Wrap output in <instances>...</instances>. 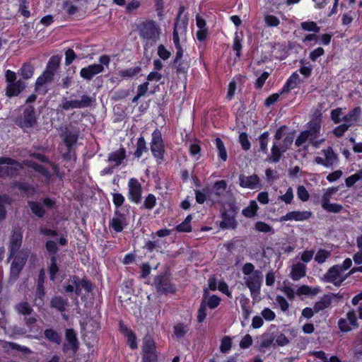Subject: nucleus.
<instances>
[{
	"instance_id": "nucleus-1",
	"label": "nucleus",
	"mask_w": 362,
	"mask_h": 362,
	"mask_svg": "<svg viewBox=\"0 0 362 362\" xmlns=\"http://www.w3.org/2000/svg\"><path fill=\"white\" fill-rule=\"evenodd\" d=\"M138 29L139 36L147 41L144 45L145 49L148 46L154 45L160 39V28L154 21L143 22L139 25Z\"/></svg>"
},
{
	"instance_id": "nucleus-2",
	"label": "nucleus",
	"mask_w": 362,
	"mask_h": 362,
	"mask_svg": "<svg viewBox=\"0 0 362 362\" xmlns=\"http://www.w3.org/2000/svg\"><path fill=\"white\" fill-rule=\"evenodd\" d=\"M152 285L158 295L173 294L176 292V286L170 278L169 269L156 275Z\"/></svg>"
},
{
	"instance_id": "nucleus-3",
	"label": "nucleus",
	"mask_w": 362,
	"mask_h": 362,
	"mask_svg": "<svg viewBox=\"0 0 362 362\" xmlns=\"http://www.w3.org/2000/svg\"><path fill=\"white\" fill-rule=\"evenodd\" d=\"M30 251L27 249H22L19 251L16 257H13L9 272V276L8 279V284L13 285L19 278L21 272L23 271L28 258L29 257Z\"/></svg>"
},
{
	"instance_id": "nucleus-4",
	"label": "nucleus",
	"mask_w": 362,
	"mask_h": 362,
	"mask_svg": "<svg viewBox=\"0 0 362 362\" xmlns=\"http://www.w3.org/2000/svg\"><path fill=\"white\" fill-rule=\"evenodd\" d=\"M23 112L16 119V124L21 128L25 132L28 129L34 127L37 122L35 107L28 105L23 107Z\"/></svg>"
},
{
	"instance_id": "nucleus-5",
	"label": "nucleus",
	"mask_w": 362,
	"mask_h": 362,
	"mask_svg": "<svg viewBox=\"0 0 362 362\" xmlns=\"http://www.w3.org/2000/svg\"><path fill=\"white\" fill-rule=\"evenodd\" d=\"M23 165L16 159L9 157H0V178L15 177L18 175Z\"/></svg>"
},
{
	"instance_id": "nucleus-6",
	"label": "nucleus",
	"mask_w": 362,
	"mask_h": 362,
	"mask_svg": "<svg viewBox=\"0 0 362 362\" xmlns=\"http://www.w3.org/2000/svg\"><path fill=\"white\" fill-rule=\"evenodd\" d=\"M228 206L229 209H223L221 211L222 221L219 226L223 230H234L238 226V222L235 220V216L238 214V207L233 204H230Z\"/></svg>"
},
{
	"instance_id": "nucleus-7",
	"label": "nucleus",
	"mask_w": 362,
	"mask_h": 362,
	"mask_svg": "<svg viewBox=\"0 0 362 362\" xmlns=\"http://www.w3.org/2000/svg\"><path fill=\"white\" fill-rule=\"evenodd\" d=\"M151 151L158 163L164 161L165 146L160 131L156 129L152 133Z\"/></svg>"
},
{
	"instance_id": "nucleus-8",
	"label": "nucleus",
	"mask_w": 362,
	"mask_h": 362,
	"mask_svg": "<svg viewBox=\"0 0 362 362\" xmlns=\"http://www.w3.org/2000/svg\"><path fill=\"white\" fill-rule=\"evenodd\" d=\"M206 188L209 192V200L212 203H216L224 196L227 188V182L224 180H218L214 182L212 187L208 185Z\"/></svg>"
},
{
	"instance_id": "nucleus-9",
	"label": "nucleus",
	"mask_w": 362,
	"mask_h": 362,
	"mask_svg": "<svg viewBox=\"0 0 362 362\" xmlns=\"http://www.w3.org/2000/svg\"><path fill=\"white\" fill-rule=\"evenodd\" d=\"M262 278V272L259 270H255L245 281V284L250 290L253 299L260 293Z\"/></svg>"
},
{
	"instance_id": "nucleus-10",
	"label": "nucleus",
	"mask_w": 362,
	"mask_h": 362,
	"mask_svg": "<svg viewBox=\"0 0 362 362\" xmlns=\"http://www.w3.org/2000/svg\"><path fill=\"white\" fill-rule=\"evenodd\" d=\"M65 339L66 343L63 344V352L68 353V351L71 350L74 354H76L79 349V341L77 338L76 332L74 329L70 328L66 329Z\"/></svg>"
},
{
	"instance_id": "nucleus-11",
	"label": "nucleus",
	"mask_w": 362,
	"mask_h": 362,
	"mask_svg": "<svg viewBox=\"0 0 362 362\" xmlns=\"http://www.w3.org/2000/svg\"><path fill=\"white\" fill-rule=\"evenodd\" d=\"M322 119L320 115L311 119L308 124V129L305 130L310 136V142L315 147H317L320 141H315L319 136L321 129Z\"/></svg>"
},
{
	"instance_id": "nucleus-12",
	"label": "nucleus",
	"mask_w": 362,
	"mask_h": 362,
	"mask_svg": "<svg viewBox=\"0 0 362 362\" xmlns=\"http://www.w3.org/2000/svg\"><path fill=\"white\" fill-rule=\"evenodd\" d=\"M142 187L136 178H131L128 182V198L132 202L139 204L141 202Z\"/></svg>"
},
{
	"instance_id": "nucleus-13",
	"label": "nucleus",
	"mask_w": 362,
	"mask_h": 362,
	"mask_svg": "<svg viewBox=\"0 0 362 362\" xmlns=\"http://www.w3.org/2000/svg\"><path fill=\"white\" fill-rule=\"evenodd\" d=\"M23 235L19 230H13L10 240L8 246L9 256L8 260H10L13 257H16L20 250L22 245Z\"/></svg>"
},
{
	"instance_id": "nucleus-14",
	"label": "nucleus",
	"mask_w": 362,
	"mask_h": 362,
	"mask_svg": "<svg viewBox=\"0 0 362 362\" xmlns=\"http://www.w3.org/2000/svg\"><path fill=\"white\" fill-rule=\"evenodd\" d=\"M128 225L127 216L119 210H115V216L110 221L109 226L116 233H120Z\"/></svg>"
},
{
	"instance_id": "nucleus-15",
	"label": "nucleus",
	"mask_w": 362,
	"mask_h": 362,
	"mask_svg": "<svg viewBox=\"0 0 362 362\" xmlns=\"http://www.w3.org/2000/svg\"><path fill=\"white\" fill-rule=\"evenodd\" d=\"M104 71V67L98 64L88 65L86 67L82 68L80 71V76L85 80L90 81L97 74L102 73Z\"/></svg>"
},
{
	"instance_id": "nucleus-16",
	"label": "nucleus",
	"mask_w": 362,
	"mask_h": 362,
	"mask_svg": "<svg viewBox=\"0 0 362 362\" xmlns=\"http://www.w3.org/2000/svg\"><path fill=\"white\" fill-rule=\"evenodd\" d=\"M59 135L66 147H75L78 139V132H72L67 127H65L61 129Z\"/></svg>"
},
{
	"instance_id": "nucleus-17",
	"label": "nucleus",
	"mask_w": 362,
	"mask_h": 362,
	"mask_svg": "<svg viewBox=\"0 0 362 362\" xmlns=\"http://www.w3.org/2000/svg\"><path fill=\"white\" fill-rule=\"evenodd\" d=\"M259 184V177L256 174L250 176H246L244 174L239 175V185L242 187L255 189Z\"/></svg>"
},
{
	"instance_id": "nucleus-18",
	"label": "nucleus",
	"mask_w": 362,
	"mask_h": 362,
	"mask_svg": "<svg viewBox=\"0 0 362 362\" xmlns=\"http://www.w3.org/2000/svg\"><path fill=\"white\" fill-rule=\"evenodd\" d=\"M313 214L311 211H293L287 213L285 216L280 218V221H286L288 220H295L297 221H302L309 219L312 216Z\"/></svg>"
},
{
	"instance_id": "nucleus-19",
	"label": "nucleus",
	"mask_w": 362,
	"mask_h": 362,
	"mask_svg": "<svg viewBox=\"0 0 362 362\" xmlns=\"http://www.w3.org/2000/svg\"><path fill=\"white\" fill-rule=\"evenodd\" d=\"M25 83L22 80L8 83L6 88V95L8 98L17 96L25 88Z\"/></svg>"
},
{
	"instance_id": "nucleus-20",
	"label": "nucleus",
	"mask_w": 362,
	"mask_h": 362,
	"mask_svg": "<svg viewBox=\"0 0 362 362\" xmlns=\"http://www.w3.org/2000/svg\"><path fill=\"white\" fill-rule=\"evenodd\" d=\"M62 157L66 162L64 167L70 171L71 168H74V164L71 163V160L75 163L77 158L76 147H66V151L62 152Z\"/></svg>"
},
{
	"instance_id": "nucleus-21",
	"label": "nucleus",
	"mask_w": 362,
	"mask_h": 362,
	"mask_svg": "<svg viewBox=\"0 0 362 362\" xmlns=\"http://www.w3.org/2000/svg\"><path fill=\"white\" fill-rule=\"evenodd\" d=\"M332 296L341 297L339 294L334 293H332L331 295H324L319 301L315 303L313 306L315 308V313H317L320 311L323 310L329 307L332 301Z\"/></svg>"
},
{
	"instance_id": "nucleus-22",
	"label": "nucleus",
	"mask_w": 362,
	"mask_h": 362,
	"mask_svg": "<svg viewBox=\"0 0 362 362\" xmlns=\"http://www.w3.org/2000/svg\"><path fill=\"white\" fill-rule=\"evenodd\" d=\"M221 300V299L218 296L212 295L209 296V291L207 288L204 290L202 303H204L206 307H209L210 309H214L219 305Z\"/></svg>"
},
{
	"instance_id": "nucleus-23",
	"label": "nucleus",
	"mask_w": 362,
	"mask_h": 362,
	"mask_svg": "<svg viewBox=\"0 0 362 362\" xmlns=\"http://www.w3.org/2000/svg\"><path fill=\"white\" fill-rule=\"evenodd\" d=\"M126 157V150L124 148H120L119 150L109 154L107 161L110 163H114V166L118 167L122 164Z\"/></svg>"
},
{
	"instance_id": "nucleus-24",
	"label": "nucleus",
	"mask_w": 362,
	"mask_h": 362,
	"mask_svg": "<svg viewBox=\"0 0 362 362\" xmlns=\"http://www.w3.org/2000/svg\"><path fill=\"white\" fill-rule=\"evenodd\" d=\"M187 26V19H185L182 21V25H177V23L174 24L173 33V42L175 44V48L181 47V45L180 43V37H179V31L181 33H185Z\"/></svg>"
},
{
	"instance_id": "nucleus-25",
	"label": "nucleus",
	"mask_w": 362,
	"mask_h": 362,
	"mask_svg": "<svg viewBox=\"0 0 362 362\" xmlns=\"http://www.w3.org/2000/svg\"><path fill=\"white\" fill-rule=\"evenodd\" d=\"M284 152L285 151H283L281 149L279 142L274 141L271 148V155L267 158V160L276 163L279 162L282 153Z\"/></svg>"
},
{
	"instance_id": "nucleus-26",
	"label": "nucleus",
	"mask_w": 362,
	"mask_h": 362,
	"mask_svg": "<svg viewBox=\"0 0 362 362\" xmlns=\"http://www.w3.org/2000/svg\"><path fill=\"white\" fill-rule=\"evenodd\" d=\"M306 274V267L301 262L293 264L291 272V277L293 281H298L305 276Z\"/></svg>"
},
{
	"instance_id": "nucleus-27",
	"label": "nucleus",
	"mask_w": 362,
	"mask_h": 362,
	"mask_svg": "<svg viewBox=\"0 0 362 362\" xmlns=\"http://www.w3.org/2000/svg\"><path fill=\"white\" fill-rule=\"evenodd\" d=\"M342 272L339 264L334 265L328 269L327 273L324 275L322 280L326 282L334 281L340 276Z\"/></svg>"
},
{
	"instance_id": "nucleus-28",
	"label": "nucleus",
	"mask_w": 362,
	"mask_h": 362,
	"mask_svg": "<svg viewBox=\"0 0 362 362\" xmlns=\"http://www.w3.org/2000/svg\"><path fill=\"white\" fill-rule=\"evenodd\" d=\"M54 73L45 69L42 74L40 76L35 82V90H37L39 88L47 83H50L53 81Z\"/></svg>"
},
{
	"instance_id": "nucleus-29",
	"label": "nucleus",
	"mask_w": 362,
	"mask_h": 362,
	"mask_svg": "<svg viewBox=\"0 0 362 362\" xmlns=\"http://www.w3.org/2000/svg\"><path fill=\"white\" fill-rule=\"evenodd\" d=\"M44 336L49 341L58 345L62 341V334L52 328L45 329Z\"/></svg>"
},
{
	"instance_id": "nucleus-30",
	"label": "nucleus",
	"mask_w": 362,
	"mask_h": 362,
	"mask_svg": "<svg viewBox=\"0 0 362 362\" xmlns=\"http://www.w3.org/2000/svg\"><path fill=\"white\" fill-rule=\"evenodd\" d=\"M68 305V300L60 296H55L50 301V307L55 308L59 312H64Z\"/></svg>"
},
{
	"instance_id": "nucleus-31",
	"label": "nucleus",
	"mask_w": 362,
	"mask_h": 362,
	"mask_svg": "<svg viewBox=\"0 0 362 362\" xmlns=\"http://www.w3.org/2000/svg\"><path fill=\"white\" fill-rule=\"evenodd\" d=\"M322 208L329 213H340L343 210V206L337 203H330L327 198L321 200Z\"/></svg>"
},
{
	"instance_id": "nucleus-32",
	"label": "nucleus",
	"mask_w": 362,
	"mask_h": 362,
	"mask_svg": "<svg viewBox=\"0 0 362 362\" xmlns=\"http://www.w3.org/2000/svg\"><path fill=\"white\" fill-rule=\"evenodd\" d=\"M327 163V168H332L334 163L338 160L337 155L334 153L331 146L327 147L326 149L322 150Z\"/></svg>"
},
{
	"instance_id": "nucleus-33",
	"label": "nucleus",
	"mask_w": 362,
	"mask_h": 362,
	"mask_svg": "<svg viewBox=\"0 0 362 362\" xmlns=\"http://www.w3.org/2000/svg\"><path fill=\"white\" fill-rule=\"evenodd\" d=\"M15 310L19 315L29 316L33 312V308L27 301H23L17 303L14 307Z\"/></svg>"
},
{
	"instance_id": "nucleus-34",
	"label": "nucleus",
	"mask_w": 362,
	"mask_h": 362,
	"mask_svg": "<svg viewBox=\"0 0 362 362\" xmlns=\"http://www.w3.org/2000/svg\"><path fill=\"white\" fill-rule=\"evenodd\" d=\"M35 71V67L30 62H26L23 64L18 74L24 80H28L33 77Z\"/></svg>"
},
{
	"instance_id": "nucleus-35",
	"label": "nucleus",
	"mask_w": 362,
	"mask_h": 362,
	"mask_svg": "<svg viewBox=\"0 0 362 362\" xmlns=\"http://www.w3.org/2000/svg\"><path fill=\"white\" fill-rule=\"evenodd\" d=\"M13 187L31 196H33L36 193V188L28 182H15L13 183Z\"/></svg>"
},
{
	"instance_id": "nucleus-36",
	"label": "nucleus",
	"mask_w": 362,
	"mask_h": 362,
	"mask_svg": "<svg viewBox=\"0 0 362 362\" xmlns=\"http://www.w3.org/2000/svg\"><path fill=\"white\" fill-rule=\"evenodd\" d=\"M361 112V108L360 107H356L343 117V121L348 122L349 123V124L351 125V124L356 122L358 119Z\"/></svg>"
},
{
	"instance_id": "nucleus-37",
	"label": "nucleus",
	"mask_w": 362,
	"mask_h": 362,
	"mask_svg": "<svg viewBox=\"0 0 362 362\" xmlns=\"http://www.w3.org/2000/svg\"><path fill=\"white\" fill-rule=\"evenodd\" d=\"M28 206L32 211L38 218H43L46 214L45 209L38 202L29 201Z\"/></svg>"
},
{
	"instance_id": "nucleus-38",
	"label": "nucleus",
	"mask_w": 362,
	"mask_h": 362,
	"mask_svg": "<svg viewBox=\"0 0 362 362\" xmlns=\"http://www.w3.org/2000/svg\"><path fill=\"white\" fill-rule=\"evenodd\" d=\"M259 206L255 200H252L250 202L248 206L243 209L242 214L246 218H253L257 216Z\"/></svg>"
},
{
	"instance_id": "nucleus-39",
	"label": "nucleus",
	"mask_w": 362,
	"mask_h": 362,
	"mask_svg": "<svg viewBox=\"0 0 362 362\" xmlns=\"http://www.w3.org/2000/svg\"><path fill=\"white\" fill-rule=\"evenodd\" d=\"M156 346L154 340L149 336L144 339L142 351L144 353L156 352Z\"/></svg>"
},
{
	"instance_id": "nucleus-40",
	"label": "nucleus",
	"mask_w": 362,
	"mask_h": 362,
	"mask_svg": "<svg viewBox=\"0 0 362 362\" xmlns=\"http://www.w3.org/2000/svg\"><path fill=\"white\" fill-rule=\"evenodd\" d=\"M148 148L146 146L145 139L140 136L137 140L136 149L134 152V156L137 158L141 157L144 152H148Z\"/></svg>"
},
{
	"instance_id": "nucleus-41",
	"label": "nucleus",
	"mask_w": 362,
	"mask_h": 362,
	"mask_svg": "<svg viewBox=\"0 0 362 362\" xmlns=\"http://www.w3.org/2000/svg\"><path fill=\"white\" fill-rule=\"evenodd\" d=\"M61 62V57L59 55L52 56L48 61L46 69L55 74L59 69Z\"/></svg>"
},
{
	"instance_id": "nucleus-42",
	"label": "nucleus",
	"mask_w": 362,
	"mask_h": 362,
	"mask_svg": "<svg viewBox=\"0 0 362 362\" xmlns=\"http://www.w3.org/2000/svg\"><path fill=\"white\" fill-rule=\"evenodd\" d=\"M27 165L46 177H50L49 170L42 165L38 164L34 161H29Z\"/></svg>"
},
{
	"instance_id": "nucleus-43",
	"label": "nucleus",
	"mask_w": 362,
	"mask_h": 362,
	"mask_svg": "<svg viewBox=\"0 0 362 362\" xmlns=\"http://www.w3.org/2000/svg\"><path fill=\"white\" fill-rule=\"evenodd\" d=\"M75 74V69L71 72L69 70L66 76L62 78V82L59 83L61 88L68 89L74 81V74Z\"/></svg>"
},
{
	"instance_id": "nucleus-44",
	"label": "nucleus",
	"mask_w": 362,
	"mask_h": 362,
	"mask_svg": "<svg viewBox=\"0 0 362 362\" xmlns=\"http://www.w3.org/2000/svg\"><path fill=\"white\" fill-rule=\"evenodd\" d=\"M173 329V336H175L177 339L183 338L188 332L187 325H185L184 323H178L175 325Z\"/></svg>"
},
{
	"instance_id": "nucleus-45",
	"label": "nucleus",
	"mask_w": 362,
	"mask_h": 362,
	"mask_svg": "<svg viewBox=\"0 0 362 362\" xmlns=\"http://www.w3.org/2000/svg\"><path fill=\"white\" fill-rule=\"evenodd\" d=\"M59 272V267L57 264V257L53 255L50 257V265L48 267V273L50 276V280L54 281L56 274Z\"/></svg>"
},
{
	"instance_id": "nucleus-46",
	"label": "nucleus",
	"mask_w": 362,
	"mask_h": 362,
	"mask_svg": "<svg viewBox=\"0 0 362 362\" xmlns=\"http://www.w3.org/2000/svg\"><path fill=\"white\" fill-rule=\"evenodd\" d=\"M215 143L218 151L219 158L223 161H226L227 160L228 155L223 141L220 138L217 137L215 139Z\"/></svg>"
},
{
	"instance_id": "nucleus-47",
	"label": "nucleus",
	"mask_w": 362,
	"mask_h": 362,
	"mask_svg": "<svg viewBox=\"0 0 362 362\" xmlns=\"http://www.w3.org/2000/svg\"><path fill=\"white\" fill-rule=\"evenodd\" d=\"M208 189L206 188L202 189V190L195 189V199L198 204H204L206 200H209V192Z\"/></svg>"
},
{
	"instance_id": "nucleus-48",
	"label": "nucleus",
	"mask_w": 362,
	"mask_h": 362,
	"mask_svg": "<svg viewBox=\"0 0 362 362\" xmlns=\"http://www.w3.org/2000/svg\"><path fill=\"white\" fill-rule=\"evenodd\" d=\"M275 339V336L272 333H264L262 335V341L260 344L261 348H268L272 344Z\"/></svg>"
},
{
	"instance_id": "nucleus-49",
	"label": "nucleus",
	"mask_w": 362,
	"mask_h": 362,
	"mask_svg": "<svg viewBox=\"0 0 362 362\" xmlns=\"http://www.w3.org/2000/svg\"><path fill=\"white\" fill-rule=\"evenodd\" d=\"M35 301L37 302L39 300V303H37V305H43V298L45 295V288L43 286V281L42 282H38L36 292H35Z\"/></svg>"
},
{
	"instance_id": "nucleus-50",
	"label": "nucleus",
	"mask_w": 362,
	"mask_h": 362,
	"mask_svg": "<svg viewBox=\"0 0 362 362\" xmlns=\"http://www.w3.org/2000/svg\"><path fill=\"white\" fill-rule=\"evenodd\" d=\"M94 101L95 99L93 98L88 95H83L81 97V100H77L78 109L90 107Z\"/></svg>"
},
{
	"instance_id": "nucleus-51",
	"label": "nucleus",
	"mask_w": 362,
	"mask_h": 362,
	"mask_svg": "<svg viewBox=\"0 0 362 362\" xmlns=\"http://www.w3.org/2000/svg\"><path fill=\"white\" fill-rule=\"evenodd\" d=\"M141 71V66H135L132 68H129L128 69L122 70L119 71V74L120 76L123 78L126 77H133L138 74Z\"/></svg>"
},
{
	"instance_id": "nucleus-52",
	"label": "nucleus",
	"mask_w": 362,
	"mask_h": 362,
	"mask_svg": "<svg viewBox=\"0 0 362 362\" xmlns=\"http://www.w3.org/2000/svg\"><path fill=\"white\" fill-rule=\"evenodd\" d=\"M6 345L12 350H17L21 351L24 355H30L33 351L26 346H21L15 342L8 341Z\"/></svg>"
},
{
	"instance_id": "nucleus-53",
	"label": "nucleus",
	"mask_w": 362,
	"mask_h": 362,
	"mask_svg": "<svg viewBox=\"0 0 362 362\" xmlns=\"http://www.w3.org/2000/svg\"><path fill=\"white\" fill-rule=\"evenodd\" d=\"M255 229L259 232H263V233H274V230L273 228L267 224L265 222L263 221H257L255 225Z\"/></svg>"
},
{
	"instance_id": "nucleus-54",
	"label": "nucleus",
	"mask_w": 362,
	"mask_h": 362,
	"mask_svg": "<svg viewBox=\"0 0 362 362\" xmlns=\"http://www.w3.org/2000/svg\"><path fill=\"white\" fill-rule=\"evenodd\" d=\"M331 255V252L324 249L319 250L315 257V261L318 264L324 263L326 259Z\"/></svg>"
},
{
	"instance_id": "nucleus-55",
	"label": "nucleus",
	"mask_w": 362,
	"mask_h": 362,
	"mask_svg": "<svg viewBox=\"0 0 362 362\" xmlns=\"http://www.w3.org/2000/svg\"><path fill=\"white\" fill-rule=\"evenodd\" d=\"M269 132H264L259 136L260 151L264 153H267V144L269 141Z\"/></svg>"
},
{
	"instance_id": "nucleus-56",
	"label": "nucleus",
	"mask_w": 362,
	"mask_h": 362,
	"mask_svg": "<svg viewBox=\"0 0 362 362\" xmlns=\"http://www.w3.org/2000/svg\"><path fill=\"white\" fill-rule=\"evenodd\" d=\"M69 282H71L74 285V292L76 295V298L80 296L81 294V286L80 285V278L78 276L74 275L70 276L69 279Z\"/></svg>"
},
{
	"instance_id": "nucleus-57",
	"label": "nucleus",
	"mask_w": 362,
	"mask_h": 362,
	"mask_svg": "<svg viewBox=\"0 0 362 362\" xmlns=\"http://www.w3.org/2000/svg\"><path fill=\"white\" fill-rule=\"evenodd\" d=\"M173 68L176 69L177 74H186L189 67L187 62H185L184 61H179V62L173 63Z\"/></svg>"
},
{
	"instance_id": "nucleus-58",
	"label": "nucleus",
	"mask_w": 362,
	"mask_h": 362,
	"mask_svg": "<svg viewBox=\"0 0 362 362\" xmlns=\"http://www.w3.org/2000/svg\"><path fill=\"white\" fill-rule=\"evenodd\" d=\"M300 26L304 30L313 31L316 33H319L320 30L317 23L313 21L303 22L301 23Z\"/></svg>"
},
{
	"instance_id": "nucleus-59",
	"label": "nucleus",
	"mask_w": 362,
	"mask_h": 362,
	"mask_svg": "<svg viewBox=\"0 0 362 362\" xmlns=\"http://www.w3.org/2000/svg\"><path fill=\"white\" fill-rule=\"evenodd\" d=\"M239 142L244 151H248L250 148V142L248 139L247 133L242 132L239 135Z\"/></svg>"
},
{
	"instance_id": "nucleus-60",
	"label": "nucleus",
	"mask_w": 362,
	"mask_h": 362,
	"mask_svg": "<svg viewBox=\"0 0 362 362\" xmlns=\"http://www.w3.org/2000/svg\"><path fill=\"white\" fill-rule=\"evenodd\" d=\"M270 76V73L268 71H264L256 80L255 83V87L256 89L260 90L263 87L266 80Z\"/></svg>"
},
{
	"instance_id": "nucleus-61",
	"label": "nucleus",
	"mask_w": 362,
	"mask_h": 362,
	"mask_svg": "<svg viewBox=\"0 0 362 362\" xmlns=\"http://www.w3.org/2000/svg\"><path fill=\"white\" fill-rule=\"evenodd\" d=\"M19 2V8L18 11L21 13L22 16L25 18H28L30 16V13L28 11V1L27 0H18Z\"/></svg>"
},
{
	"instance_id": "nucleus-62",
	"label": "nucleus",
	"mask_w": 362,
	"mask_h": 362,
	"mask_svg": "<svg viewBox=\"0 0 362 362\" xmlns=\"http://www.w3.org/2000/svg\"><path fill=\"white\" fill-rule=\"evenodd\" d=\"M294 139V134H288L282 141L281 143H279L280 146H281V149L283 151H286L291 144H293Z\"/></svg>"
},
{
	"instance_id": "nucleus-63",
	"label": "nucleus",
	"mask_w": 362,
	"mask_h": 362,
	"mask_svg": "<svg viewBox=\"0 0 362 362\" xmlns=\"http://www.w3.org/2000/svg\"><path fill=\"white\" fill-rule=\"evenodd\" d=\"M156 204V198L153 194H149L144 202V207L148 210L152 209Z\"/></svg>"
},
{
	"instance_id": "nucleus-64",
	"label": "nucleus",
	"mask_w": 362,
	"mask_h": 362,
	"mask_svg": "<svg viewBox=\"0 0 362 362\" xmlns=\"http://www.w3.org/2000/svg\"><path fill=\"white\" fill-rule=\"evenodd\" d=\"M350 126V124L346 123L342 124L334 129L333 134L338 138L341 137Z\"/></svg>"
}]
</instances>
